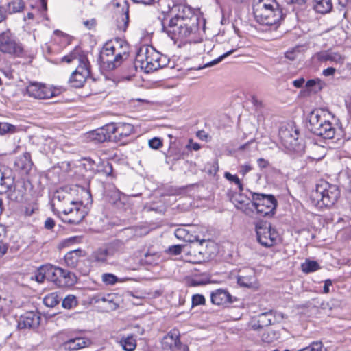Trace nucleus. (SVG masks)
Listing matches in <instances>:
<instances>
[{"label":"nucleus","instance_id":"4c0bfd02","mask_svg":"<svg viewBox=\"0 0 351 351\" xmlns=\"http://www.w3.org/2000/svg\"><path fill=\"white\" fill-rule=\"evenodd\" d=\"M277 6V3L274 0H254L253 5V12H258V8L263 10L269 9Z\"/></svg>","mask_w":351,"mask_h":351},{"label":"nucleus","instance_id":"f704fd0d","mask_svg":"<svg viewBox=\"0 0 351 351\" xmlns=\"http://www.w3.org/2000/svg\"><path fill=\"white\" fill-rule=\"evenodd\" d=\"M189 23L185 20L171 19L167 25H165V23L162 22V30L168 34V30H175L176 28H182L189 25Z\"/></svg>","mask_w":351,"mask_h":351},{"label":"nucleus","instance_id":"f8f14e48","mask_svg":"<svg viewBox=\"0 0 351 351\" xmlns=\"http://www.w3.org/2000/svg\"><path fill=\"white\" fill-rule=\"evenodd\" d=\"M0 51L20 57L23 54V47L11 32L6 30L0 34Z\"/></svg>","mask_w":351,"mask_h":351},{"label":"nucleus","instance_id":"bb28decb","mask_svg":"<svg viewBox=\"0 0 351 351\" xmlns=\"http://www.w3.org/2000/svg\"><path fill=\"white\" fill-rule=\"evenodd\" d=\"M86 163H84V166L86 168V166H88V170L92 173H95L97 171L99 173H102L107 176H110L112 175L113 168L111 163L108 162H103L101 165L97 167V169L95 168V162L90 158L85 159Z\"/></svg>","mask_w":351,"mask_h":351},{"label":"nucleus","instance_id":"09e8293b","mask_svg":"<svg viewBox=\"0 0 351 351\" xmlns=\"http://www.w3.org/2000/svg\"><path fill=\"white\" fill-rule=\"evenodd\" d=\"M320 83L321 80L319 79H311L306 82V87L308 89L314 88L313 90L317 92L322 88Z\"/></svg>","mask_w":351,"mask_h":351},{"label":"nucleus","instance_id":"ddd939ff","mask_svg":"<svg viewBox=\"0 0 351 351\" xmlns=\"http://www.w3.org/2000/svg\"><path fill=\"white\" fill-rule=\"evenodd\" d=\"M256 232L258 241L267 247L273 246L277 240L278 234L270 223L259 221L256 224Z\"/></svg>","mask_w":351,"mask_h":351},{"label":"nucleus","instance_id":"a878e982","mask_svg":"<svg viewBox=\"0 0 351 351\" xmlns=\"http://www.w3.org/2000/svg\"><path fill=\"white\" fill-rule=\"evenodd\" d=\"M91 341L88 338L77 337L71 338L62 344V348L64 350L76 351L80 349L89 346Z\"/></svg>","mask_w":351,"mask_h":351},{"label":"nucleus","instance_id":"f03ea898","mask_svg":"<svg viewBox=\"0 0 351 351\" xmlns=\"http://www.w3.org/2000/svg\"><path fill=\"white\" fill-rule=\"evenodd\" d=\"M62 60L67 63L77 60L78 65L76 69L71 73L69 83L74 88L83 86L90 74V66L87 56L80 48L76 47L69 54L64 56Z\"/></svg>","mask_w":351,"mask_h":351},{"label":"nucleus","instance_id":"37998d69","mask_svg":"<svg viewBox=\"0 0 351 351\" xmlns=\"http://www.w3.org/2000/svg\"><path fill=\"white\" fill-rule=\"evenodd\" d=\"M24 8V3L22 0H14L8 4L7 11L10 14L19 12Z\"/></svg>","mask_w":351,"mask_h":351},{"label":"nucleus","instance_id":"bf43d9fd","mask_svg":"<svg viewBox=\"0 0 351 351\" xmlns=\"http://www.w3.org/2000/svg\"><path fill=\"white\" fill-rule=\"evenodd\" d=\"M44 226L47 230H52L55 226V221L52 218L49 217L45 220Z\"/></svg>","mask_w":351,"mask_h":351},{"label":"nucleus","instance_id":"5fc2aeb1","mask_svg":"<svg viewBox=\"0 0 351 351\" xmlns=\"http://www.w3.org/2000/svg\"><path fill=\"white\" fill-rule=\"evenodd\" d=\"M189 231L185 228H179L176 230L174 234L177 239L184 241L189 234Z\"/></svg>","mask_w":351,"mask_h":351},{"label":"nucleus","instance_id":"1a4fd4ad","mask_svg":"<svg viewBox=\"0 0 351 351\" xmlns=\"http://www.w3.org/2000/svg\"><path fill=\"white\" fill-rule=\"evenodd\" d=\"M79 202L73 198L70 188L59 189L55 192L53 197V210L54 213L57 212L58 215L62 213H66L67 210L71 211V210H69V208Z\"/></svg>","mask_w":351,"mask_h":351},{"label":"nucleus","instance_id":"4468645a","mask_svg":"<svg viewBox=\"0 0 351 351\" xmlns=\"http://www.w3.org/2000/svg\"><path fill=\"white\" fill-rule=\"evenodd\" d=\"M253 13L256 21L263 25H276L282 19V12L275 7L263 10L262 8H258V12Z\"/></svg>","mask_w":351,"mask_h":351},{"label":"nucleus","instance_id":"2eb2a0df","mask_svg":"<svg viewBox=\"0 0 351 351\" xmlns=\"http://www.w3.org/2000/svg\"><path fill=\"white\" fill-rule=\"evenodd\" d=\"M180 333L176 328L171 330L162 339L163 350L171 351H189L187 345L180 340Z\"/></svg>","mask_w":351,"mask_h":351},{"label":"nucleus","instance_id":"680f3d73","mask_svg":"<svg viewBox=\"0 0 351 351\" xmlns=\"http://www.w3.org/2000/svg\"><path fill=\"white\" fill-rule=\"evenodd\" d=\"M84 25L88 29H91L96 25V21L94 19L86 20L83 22Z\"/></svg>","mask_w":351,"mask_h":351},{"label":"nucleus","instance_id":"79ce46f5","mask_svg":"<svg viewBox=\"0 0 351 351\" xmlns=\"http://www.w3.org/2000/svg\"><path fill=\"white\" fill-rule=\"evenodd\" d=\"M48 269V265L40 266L35 272L34 276L32 278L35 279L38 282L42 283L47 280V274Z\"/></svg>","mask_w":351,"mask_h":351},{"label":"nucleus","instance_id":"412c9836","mask_svg":"<svg viewBox=\"0 0 351 351\" xmlns=\"http://www.w3.org/2000/svg\"><path fill=\"white\" fill-rule=\"evenodd\" d=\"M114 5L117 8H121V14L120 19H117V28L121 32H123L128 28L129 22V5L125 0H115ZM119 12V9L117 10Z\"/></svg>","mask_w":351,"mask_h":351},{"label":"nucleus","instance_id":"f257e3e1","mask_svg":"<svg viewBox=\"0 0 351 351\" xmlns=\"http://www.w3.org/2000/svg\"><path fill=\"white\" fill-rule=\"evenodd\" d=\"M129 53L130 46L127 41L116 38L104 45L99 53V61L105 69L112 71L128 59Z\"/></svg>","mask_w":351,"mask_h":351},{"label":"nucleus","instance_id":"e433bc0d","mask_svg":"<svg viewBox=\"0 0 351 351\" xmlns=\"http://www.w3.org/2000/svg\"><path fill=\"white\" fill-rule=\"evenodd\" d=\"M61 273H62V268L52 265H48L47 280L53 282L58 286V280H59V276H60Z\"/></svg>","mask_w":351,"mask_h":351},{"label":"nucleus","instance_id":"864d4df0","mask_svg":"<svg viewBox=\"0 0 351 351\" xmlns=\"http://www.w3.org/2000/svg\"><path fill=\"white\" fill-rule=\"evenodd\" d=\"M149 146L154 149H158L162 146V141L158 137L150 139L148 142Z\"/></svg>","mask_w":351,"mask_h":351},{"label":"nucleus","instance_id":"69168bd1","mask_svg":"<svg viewBox=\"0 0 351 351\" xmlns=\"http://www.w3.org/2000/svg\"><path fill=\"white\" fill-rule=\"evenodd\" d=\"M188 148L194 151H197L200 149V145L197 143L193 142L192 140L189 141V143L187 145Z\"/></svg>","mask_w":351,"mask_h":351},{"label":"nucleus","instance_id":"5701e85b","mask_svg":"<svg viewBox=\"0 0 351 351\" xmlns=\"http://www.w3.org/2000/svg\"><path fill=\"white\" fill-rule=\"evenodd\" d=\"M171 12L175 13V15L171 19L185 20L188 22L192 21V19H199V16L195 14L193 10L190 6L184 4L174 5Z\"/></svg>","mask_w":351,"mask_h":351},{"label":"nucleus","instance_id":"2f4dec72","mask_svg":"<svg viewBox=\"0 0 351 351\" xmlns=\"http://www.w3.org/2000/svg\"><path fill=\"white\" fill-rule=\"evenodd\" d=\"M82 256V250L80 249L69 252L64 256L66 265L71 268H75Z\"/></svg>","mask_w":351,"mask_h":351},{"label":"nucleus","instance_id":"774afa93","mask_svg":"<svg viewBox=\"0 0 351 351\" xmlns=\"http://www.w3.org/2000/svg\"><path fill=\"white\" fill-rule=\"evenodd\" d=\"M336 69L333 67H328L326 69H324L322 73L324 76H331L335 74Z\"/></svg>","mask_w":351,"mask_h":351},{"label":"nucleus","instance_id":"9b49d317","mask_svg":"<svg viewBox=\"0 0 351 351\" xmlns=\"http://www.w3.org/2000/svg\"><path fill=\"white\" fill-rule=\"evenodd\" d=\"M26 93L29 97L36 99H48L59 95L61 90L46 84L33 82L27 86Z\"/></svg>","mask_w":351,"mask_h":351},{"label":"nucleus","instance_id":"49530a36","mask_svg":"<svg viewBox=\"0 0 351 351\" xmlns=\"http://www.w3.org/2000/svg\"><path fill=\"white\" fill-rule=\"evenodd\" d=\"M102 282L106 285H114L118 282V278L110 273H105L101 276Z\"/></svg>","mask_w":351,"mask_h":351},{"label":"nucleus","instance_id":"7c9ffc66","mask_svg":"<svg viewBox=\"0 0 351 351\" xmlns=\"http://www.w3.org/2000/svg\"><path fill=\"white\" fill-rule=\"evenodd\" d=\"M234 204L237 209L241 210L247 215H250L253 213L252 201L250 202L248 199H245L241 195L234 197Z\"/></svg>","mask_w":351,"mask_h":351},{"label":"nucleus","instance_id":"6ab92c4d","mask_svg":"<svg viewBox=\"0 0 351 351\" xmlns=\"http://www.w3.org/2000/svg\"><path fill=\"white\" fill-rule=\"evenodd\" d=\"M236 279L237 284L241 287L248 289L258 287L255 271L252 268L247 267L239 270Z\"/></svg>","mask_w":351,"mask_h":351},{"label":"nucleus","instance_id":"ea45409f","mask_svg":"<svg viewBox=\"0 0 351 351\" xmlns=\"http://www.w3.org/2000/svg\"><path fill=\"white\" fill-rule=\"evenodd\" d=\"M61 298L59 297L58 293L53 292L47 294L43 298V303L46 306L53 308L58 304Z\"/></svg>","mask_w":351,"mask_h":351},{"label":"nucleus","instance_id":"a19ab883","mask_svg":"<svg viewBox=\"0 0 351 351\" xmlns=\"http://www.w3.org/2000/svg\"><path fill=\"white\" fill-rule=\"evenodd\" d=\"M302 271L306 274L315 271L320 269L319 265L315 261L306 260L301 265Z\"/></svg>","mask_w":351,"mask_h":351},{"label":"nucleus","instance_id":"052dcab7","mask_svg":"<svg viewBox=\"0 0 351 351\" xmlns=\"http://www.w3.org/2000/svg\"><path fill=\"white\" fill-rule=\"evenodd\" d=\"M252 170V167L250 165H243L239 168V173L243 176H245L248 172Z\"/></svg>","mask_w":351,"mask_h":351},{"label":"nucleus","instance_id":"f3484780","mask_svg":"<svg viewBox=\"0 0 351 351\" xmlns=\"http://www.w3.org/2000/svg\"><path fill=\"white\" fill-rule=\"evenodd\" d=\"M210 301L214 305L228 307L237 301V298L232 295L227 289L220 288L211 291Z\"/></svg>","mask_w":351,"mask_h":351},{"label":"nucleus","instance_id":"393cba45","mask_svg":"<svg viewBox=\"0 0 351 351\" xmlns=\"http://www.w3.org/2000/svg\"><path fill=\"white\" fill-rule=\"evenodd\" d=\"M33 166V162L29 152H25L16 158L14 161V167L21 174L27 175Z\"/></svg>","mask_w":351,"mask_h":351},{"label":"nucleus","instance_id":"72a5a7b5","mask_svg":"<svg viewBox=\"0 0 351 351\" xmlns=\"http://www.w3.org/2000/svg\"><path fill=\"white\" fill-rule=\"evenodd\" d=\"M313 8L320 14H326L332 9L331 0H313Z\"/></svg>","mask_w":351,"mask_h":351},{"label":"nucleus","instance_id":"20e7f679","mask_svg":"<svg viewBox=\"0 0 351 351\" xmlns=\"http://www.w3.org/2000/svg\"><path fill=\"white\" fill-rule=\"evenodd\" d=\"M166 60V56L149 45L142 46L136 56V63L147 73L165 66Z\"/></svg>","mask_w":351,"mask_h":351},{"label":"nucleus","instance_id":"de8ad7c7","mask_svg":"<svg viewBox=\"0 0 351 351\" xmlns=\"http://www.w3.org/2000/svg\"><path fill=\"white\" fill-rule=\"evenodd\" d=\"M224 177L229 181L234 182L239 187V191H242L243 190V186L242 183L241 182L239 178L236 175H232L229 172H226L224 173Z\"/></svg>","mask_w":351,"mask_h":351},{"label":"nucleus","instance_id":"9d476101","mask_svg":"<svg viewBox=\"0 0 351 351\" xmlns=\"http://www.w3.org/2000/svg\"><path fill=\"white\" fill-rule=\"evenodd\" d=\"M298 130L293 127L281 128L279 131V137L282 145L290 152L302 153L304 145L298 140Z\"/></svg>","mask_w":351,"mask_h":351},{"label":"nucleus","instance_id":"4be33fe9","mask_svg":"<svg viewBox=\"0 0 351 351\" xmlns=\"http://www.w3.org/2000/svg\"><path fill=\"white\" fill-rule=\"evenodd\" d=\"M283 319V315L280 313L269 311L264 312L258 315L257 324L253 325L254 329L263 328Z\"/></svg>","mask_w":351,"mask_h":351},{"label":"nucleus","instance_id":"dca6fc26","mask_svg":"<svg viewBox=\"0 0 351 351\" xmlns=\"http://www.w3.org/2000/svg\"><path fill=\"white\" fill-rule=\"evenodd\" d=\"M66 213H62L59 215L61 220L69 224H78L85 217V211L82 208V201L75 203V205L69 208Z\"/></svg>","mask_w":351,"mask_h":351},{"label":"nucleus","instance_id":"aec40b11","mask_svg":"<svg viewBox=\"0 0 351 351\" xmlns=\"http://www.w3.org/2000/svg\"><path fill=\"white\" fill-rule=\"evenodd\" d=\"M40 322V316L38 312L28 311L21 315L18 321L20 329L37 328Z\"/></svg>","mask_w":351,"mask_h":351},{"label":"nucleus","instance_id":"3c124183","mask_svg":"<svg viewBox=\"0 0 351 351\" xmlns=\"http://www.w3.org/2000/svg\"><path fill=\"white\" fill-rule=\"evenodd\" d=\"M191 302H192V306L194 307V306H197L199 305L205 304L206 300L203 295L195 294L192 296Z\"/></svg>","mask_w":351,"mask_h":351},{"label":"nucleus","instance_id":"a18cd8bd","mask_svg":"<svg viewBox=\"0 0 351 351\" xmlns=\"http://www.w3.org/2000/svg\"><path fill=\"white\" fill-rule=\"evenodd\" d=\"M17 131L16 126L6 123V122H2L0 123V134L4 135L7 133H15Z\"/></svg>","mask_w":351,"mask_h":351},{"label":"nucleus","instance_id":"473e14b6","mask_svg":"<svg viewBox=\"0 0 351 351\" xmlns=\"http://www.w3.org/2000/svg\"><path fill=\"white\" fill-rule=\"evenodd\" d=\"M119 344L125 351H134L136 348V340L133 335H123L120 338Z\"/></svg>","mask_w":351,"mask_h":351},{"label":"nucleus","instance_id":"58836bf2","mask_svg":"<svg viewBox=\"0 0 351 351\" xmlns=\"http://www.w3.org/2000/svg\"><path fill=\"white\" fill-rule=\"evenodd\" d=\"M210 282V276L206 273H203L199 276H195L189 280V285L193 287L201 286Z\"/></svg>","mask_w":351,"mask_h":351},{"label":"nucleus","instance_id":"8fccbe9b","mask_svg":"<svg viewBox=\"0 0 351 351\" xmlns=\"http://www.w3.org/2000/svg\"><path fill=\"white\" fill-rule=\"evenodd\" d=\"M323 344L321 341H313L308 346L298 351H321Z\"/></svg>","mask_w":351,"mask_h":351},{"label":"nucleus","instance_id":"c85d7f7f","mask_svg":"<svg viewBox=\"0 0 351 351\" xmlns=\"http://www.w3.org/2000/svg\"><path fill=\"white\" fill-rule=\"evenodd\" d=\"M317 58L320 62H332L337 64H343L344 58L339 53L324 51L317 53Z\"/></svg>","mask_w":351,"mask_h":351},{"label":"nucleus","instance_id":"13d9d810","mask_svg":"<svg viewBox=\"0 0 351 351\" xmlns=\"http://www.w3.org/2000/svg\"><path fill=\"white\" fill-rule=\"evenodd\" d=\"M110 295H108L107 297H102L100 300L104 302H108L109 304V308H110L111 310L116 309L117 305L116 303L112 302V299H110Z\"/></svg>","mask_w":351,"mask_h":351},{"label":"nucleus","instance_id":"c03bdc74","mask_svg":"<svg viewBox=\"0 0 351 351\" xmlns=\"http://www.w3.org/2000/svg\"><path fill=\"white\" fill-rule=\"evenodd\" d=\"M77 305V298L73 295H69L62 300V306L66 309H71Z\"/></svg>","mask_w":351,"mask_h":351},{"label":"nucleus","instance_id":"4d7b16f0","mask_svg":"<svg viewBox=\"0 0 351 351\" xmlns=\"http://www.w3.org/2000/svg\"><path fill=\"white\" fill-rule=\"evenodd\" d=\"M182 245H172V246H170L169 248H168V252L171 254H173V255H178L181 253L182 252Z\"/></svg>","mask_w":351,"mask_h":351},{"label":"nucleus","instance_id":"0eeeda50","mask_svg":"<svg viewBox=\"0 0 351 351\" xmlns=\"http://www.w3.org/2000/svg\"><path fill=\"white\" fill-rule=\"evenodd\" d=\"M199 19H192L189 25L182 28H176L175 30H168V35L172 40H180L189 43H197L199 41Z\"/></svg>","mask_w":351,"mask_h":351},{"label":"nucleus","instance_id":"338daca9","mask_svg":"<svg viewBox=\"0 0 351 351\" xmlns=\"http://www.w3.org/2000/svg\"><path fill=\"white\" fill-rule=\"evenodd\" d=\"M257 163L261 169H264L269 166V162L262 158H260L257 160Z\"/></svg>","mask_w":351,"mask_h":351},{"label":"nucleus","instance_id":"a211bd4d","mask_svg":"<svg viewBox=\"0 0 351 351\" xmlns=\"http://www.w3.org/2000/svg\"><path fill=\"white\" fill-rule=\"evenodd\" d=\"M112 141H123L127 137L134 132L133 125L126 123H111Z\"/></svg>","mask_w":351,"mask_h":351},{"label":"nucleus","instance_id":"603ef678","mask_svg":"<svg viewBox=\"0 0 351 351\" xmlns=\"http://www.w3.org/2000/svg\"><path fill=\"white\" fill-rule=\"evenodd\" d=\"M233 50H230L225 53H223V55L220 56L219 58L213 60V61L211 62H209L208 63H206L204 67H209V66H212L213 65H215L217 64H218L219 62H220L221 60H223L226 57L228 56L229 55L232 54L233 53Z\"/></svg>","mask_w":351,"mask_h":351},{"label":"nucleus","instance_id":"cd10ccee","mask_svg":"<svg viewBox=\"0 0 351 351\" xmlns=\"http://www.w3.org/2000/svg\"><path fill=\"white\" fill-rule=\"evenodd\" d=\"M108 201L117 209L125 210L126 197L118 190L110 191L108 194Z\"/></svg>","mask_w":351,"mask_h":351},{"label":"nucleus","instance_id":"7ed1b4c3","mask_svg":"<svg viewBox=\"0 0 351 351\" xmlns=\"http://www.w3.org/2000/svg\"><path fill=\"white\" fill-rule=\"evenodd\" d=\"M339 196L340 191L336 185L321 180L312 191L310 199L315 207L322 209L333 206Z\"/></svg>","mask_w":351,"mask_h":351},{"label":"nucleus","instance_id":"0e129e2a","mask_svg":"<svg viewBox=\"0 0 351 351\" xmlns=\"http://www.w3.org/2000/svg\"><path fill=\"white\" fill-rule=\"evenodd\" d=\"M307 0H287V3L291 5H297L304 6L306 4Z\"/></svg>","mask_w":351,"mask_h":351},{"label":"nucleus","instance_id":"c9c22d12","mask_svg":"<svg viewBox=\"0 0 351 351\" xmlns=\"http://www.w3.org/2000/svg\"><path fill=\"white\" fill-rule=\"evenodd\" d=\"M109 256L110 253L107 249L99 248L92 253L90 258L93 262L104 263L107 261Z\"/></svg>","mask_w":351,"mask_h":351},{"label":"nucleus","instance_id":"c756f323","mask_svg":"<svg viewBox=\"0 0 351 351\" xmlns=\"http://www.w3.org/2000/svg\"><path fill=\"white\" fill-rule=\"evenodd\" d=\"M60 276L58 280V287H64L75 285L77 281V278L73 272L69 271L62 268Z\"/></svg>","mask_w":351,"mask_h":351},{"label":"nucleus","instance_id":"39448f33","mask_svg":"<svg viewBox=\"0 0 351 351\" xmlns=\"http://www.w3.org/2000/svg\"><path fill=\"white\" fill-rule=\"evenodd\" d=\"M326 117V114L323 110H313L308 116L309 130L324 139H332L335 135L336 129Z\"/></svg>","mask_w":351,"mask_h":351},{"label":"nucleus","instance_id":"423d86ee","mask_svg":"<svg viewBox=\"0 0 351 351\" xmlns=\"http://www.w3.org/2000/svg\"><path fill=\"white\" fill-rule=\"evenodd\" d=\"M278 202L273 195L252 193V206L262 217H271L275 214Z\"/></svg>","mask_w":351,"mask_h":351},{"label":"nucleus","instance_id":"e2e57ef3","mask_svg":"<svg viewBox=\"0 0 351 351\" xmlns=\"http://www.w3.org/2000/svg\"><path fill=\"white\" fill-rule=\"evenodd\" d=\"M8 245L2 241H0V258L3 257L7 252Z\"/></svg>","mask_w":351,"mask_h":351},{"label":"nucleus","instance_id":"6e6d98bb","mask_svg":"<svg viewBox=\"0 0 351 351\" xmlns=\"http://www.w3.org/2000/svg\"><path fill=\"white\" fill-rule=\"evenodd\" d=\"M36 209L33 205L25 206L23 209V213L26 217H30L34 213Z\"/></svg>","mask_w":351,"mask_h":351},{"label":"nucleus","instance_id":"b1692460","mask_svg":"<svg viewBox=\"0 0 351 351\" xmlns=\"http://www.w3.org/2000/svg\"><path fill=\"white\" fill-rule=\"evenodd\" d=\"M112 128L110 124L93 130L88 133V138L95 141V143H103L107 141H112Z\"/></svg>","mask_w":351,"mask_h":351},{"label":"nucleus","instance_id":"6e6552de","mask_svg":"<svg viewBox=\"0 0 351 351\" xmlns=\"http://www.w3.org/2000/svg\"><path fill=\"white\" fill-rule=\"evenodd\" d=\"M0 187L8 193V197L12 202H21L24 198L25 189L16 188L14 184V178L12 176L10 171H3L0 170Z\"/></svg>","mask_w":351,"mask_h":351}]
</instances>
